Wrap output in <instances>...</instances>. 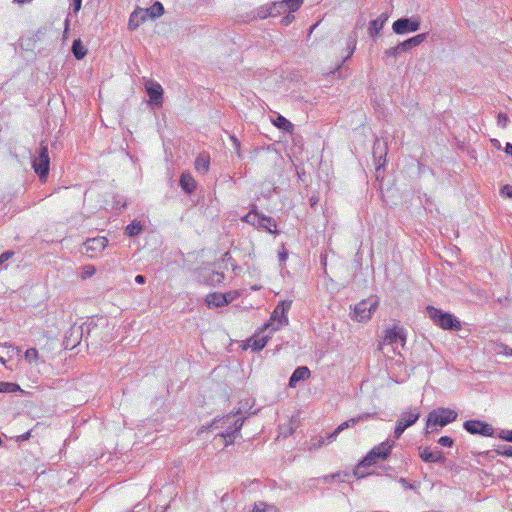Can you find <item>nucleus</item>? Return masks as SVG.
<instances>
[{
    "label": "nucleus",
    "instance_id": "nucleus-3",
    "mask_svg": "<svg viewBox=\"0 0 512 512\" xmlns=\"http://www.w3.org/2000/svg\"><path fill=\"white\" fill-rule=\"evenodd\" d=\"M426 311L429 318L442 329L459 330L461 328L460 321L451 313L444 312L433 306H427Z\"/></svg>",
    "mask_w": 512,
    "mask_h": 512
},
{
    "label": "nucleus",
    "instance_id": "nucleus-4",
    "mask_svg": "<svg viewBox=\"0 0 512 512\" xmlns=\"http://www.w3.org/2000/svg\"><path fill=\"white\" fill-rule=\"evenodd\" d=\"M378 305L379 300L375 296L363 299L354 306L353 310L350 312V317L359 323L367 322L371 319Z\"/></svg>",
    "mask_w": 512,
    "mask_h": 512
},
{
    "label": "nucleus",
    "instance_id": "nucleus-57",
    "mask_svg": "<svg viewBox=\"0 0 512 512\" xmlns=\"http://www.w3.org/2000/svg\"><path fill=\"white\" fill-rule=\"evenodd\" d=\"M216 276H217V281L220 282L221 279L224 278V274L223 273H216Z\"/></svg>",
    "mask_w": 512,
    "mask_h": 512
},
{
    "label": "nucleus",
    "instance_id": "nucleus-9",
    "mask_svg": "<svg viewBox=\"0 0 512 512\" xmlns=\"http://www.w3.org/2000/svg\"><path fill=\"white\" fill-rule=\"evenodd\" d=\"M421 20L418 16L402 17L394 21L392 30L397 35H404L416 32L420 29Z\"/></svg>",
    "mask_w": 512,
    "mask_h": 512
},
{
    "label": "nucleus",
    "instance_id": "nucleus-31",
    "mask_svg": "<svg viewBox=\"0 0 512 512\" xmlns=\"http://www.w3.org/2000/svg\"><path fill=\"white\" fill-rule=\"evenodd\" d=\"M20 390V386L16 383L11 382H2V385L0 386V392L3 393H13Z\"/></svg>",
    "mask_w": 512,
    "mask_h": 512
},
{
    "label": "nucleus",
    "instance_id": "nucleus-55",
    "mask_svg": "<svg viewBox=\"0 0 512 512\" xmlns=\"http://www.w3.org/2000/svg\"><path fill=\"white\" fill-rule=\"evenodd\" d=\"M147 16H149V14H139V18L141 19V21H143V23L146 21Z\"/></svg>",
    "mask_w": 512,
    "mask_h": 512
},
{
    "label": "nucleus",
    "instance_id": "nucleus-38",
    "mask_svg": "<svg viewBox=\"0 0 512 512\" xmlns=\"http://www.w3.org/2000/svg\"><path fill=\"white\" fill-rule=\"evenodd\" d=\"M25 359L29 362L36 361L38 359V351L35 348H29L25 352Z\"/></svg>",
    "mask_w": 512,
    "mask_h": 512
},
{
    "label": "nucleus",
    "instance_id": "nucleus-14",
    "mask_svg": "<svg viewBox=\"0 0 512 512\" xmlns=\"http://www.w3.org/2000/svg\"><path fill=\"white\" fill-rule=\"evenodd\" d=\"M420 410L417 407L409 408L407 411L401 413L400 418L397 420L403 428H409L414 425L420 418Z\"/></svg>",
    "mask_w": 512,
    "mask_h": 512
},
{
    "label": "nucleus",
    "instance_id": "nucleus-56",
    "mask_svg": "<svg viewBox=\"0 0 512 512\" xmlns=\"http://www.w3.org/2000/svg\"><path fill=\"white\" fill-rule=\"evenodd\" d=\"M234 298H235V295H234V293H232V292H231V295H230V296H227L228 304H229L230 302H232V301L234 300Z\"/></svg>",
    "mask_w": 512,
    "mask_h": 512
},
{
    "label": "nucleus",
    "instance_id": "nucleus-45",
    "mask_svg": "<svg viewBox=\"0 0 512 512\" xmlns=\"http://www.w3.org/2000/svg\"><path fill=\"white\" fill-rule=\"evenodd\" d=\"M501 194L508 198H512V185L506 184L501 188Z\"/></svg>",
    "mask_w": 512,
    "mask_h": 512
},
{
    "label": "nucleus",
    "instance_id": "nucleus-18",
    "mask_svg": "<svg viewBox=\"0 0 512 512\" xmlns=\"http://www.w3.org/2000/svg\"><path fill=\"white\" fill-rule=\"evenodd\" d=\"M146 91L150 98V101L155 105H161L163 89L160 84L151 82L146 85Z\"/></svg>",
    "mask_w": 512,
    "mask_h": 512
},
{
    "label": "nucleus",
    "instance_id": "nucleus-58",
    "mask_svg": "<svg viewBox=\"0 0 512 512\" xmlns=\"http://www.w3.org/2000/svg\"><path fill=\"white\" fill-rule=\"evenodd\" d=\"M32 0H15V2L19 3V4H23V3H30Z\"/></svg>",
    "mask_w": 512,
    "mask_h": 512
},
{
    "label": "nucleus",
    "instance_id": "nucleus-62",
    "mask_svg": "<svg viewBox=\"0 0 512 512\" xmlns=\"http://www.w3.org/2000/svg\"><path fill=\"white\" fill-rule=\"evenodd\" d=\"M2 385V382L0 381V386Z\"/></svg>",
    "mask_w": 512,
    "mask_h": 512
},
{
    "label": "nucleus",
    "instance_id": "nucleus-36",
    "mask_svg": "<svg viewBox=\"0 0 512 512\" xmlns=\"http://www.w3.org/2000/svg\"><path fill=\"white\" fill-rule=\"evenodd\" d=\"M497 354H503L506 356H512V348L506 344H498L495 348Z\"/></svg>",
    "mask_w": 512,
    "mask_h": 512
},
{
    "label": "nucleus",
    "instance_id": "nucleus-34",
    "mask_svg": "<svg viewBox=\"0 0 512 512\" xmlns=\"http://www.w3.org/2000/svg\"><path fill=\"white\" fill-rule=\"evenodd\" d=\"M96 272V268L93 265H85L82 268L81 278L83 280L92 277Z\"/></svg>",
    "mask_w": 512,
    "mask_h": 512
},
{
    "label": "nucleus",
    "instance_id": "nucleus-35",
    "mask_svg": "<svg viewBox=\"0 0 512 512\" xmlns=\"http://www.w3.org/2000/svg\"><path fill=\"white\" fill-rule=\"evenodd\" d=\"M325 285L331 294L337 293L341 288V284L334 282L331 278L328 281L325 280Z\"/></svg>",
    "mask_w": 512,
    "mask_h": 512
},
{
    "label": "nucleus",
    "instance_id": "nucleus-6",
    "mask_svg": "<svg viewBox=\"0 0 512 512\" xmlns=\"http://www.w3.org/2000/svg\"><path fill=\"white\" fill-rule=\"evenodd\" d=\"M35 173L39 176L42 182H45L49 174L50 158L47 145L41 142L37 151V156L34 157L32 162Z\"/></svg>",
    "mask_w": 512,
    "mask_h": 512
},
{
    "label": "nucleus",
    "instance_id": "nucleus-21",
    "mask_svg": "<svg viewBox=\"0 0 512 512\" xmlns=\"http://www.w3.org/2000/svg\"><path fill=\"white\" fill-rule=\"evenodd\" d=\"M179 184L183 191L187 194H191L196 189V181L188 172H184L181 174Z\"/></svg>",
    "mask_w": 512,
    "mask_h": 512
},
{
    "label": "nucleus",
    "instance_id": "nucleus-16",
    "mask_svg": "<svg viewBox=\"0 0 512 512\" xmlns=\"http://www.w3.org/2000/svg\"><path fill=\"white\" fill-rule=\"evenodd\" d=\"M389 15L387 13H381L376 19L370 21L368 27V34L370 37L375 38L380 35L385 23L387 22Z\"/></svg>",
    "mask_w": 512,
    "mask_h": 512
},
{
    "label": "nucleus",
    "instance_id": "nucleus-53",
    "mask_svg": "<svg viewBox=\"0 0 512 512\" xmlns=\"http://www.w3.org/2000/svg\"><path fill=\"white\" fill-rule=\"evenodd\" d=\"M491 144L493 145V147H495L496 149H501V143L498 139H491Z\"/></svg>",
    "mask_w": 512,
    "mask_h": 512
},
{
    "label": "nucleus",
    "instance_id": "nucleus-46",
    "mask_svg": "<svg viewBox=\"0 0 512 512\" xmlns=\"http://www.w3.org/2000/svg\"><path fill=\"white\" fill-rule=\"evenodd\" d=\"M71 9L73 11L74 14H77L80 9H81V5H82V0H71Z\"/></svg>",
    "mask_w": 512,
    "mask_h": 512
},
{
    "label": "nucleus",
    "instance_id": "nucleus-37",
    "mask_svg": "<svg viewBox=\"0 0 512 512\" xmlns=\"http://www.w3.org/2000/svg\"><path fill=\"white\" fill-rule=\"evenodd\" d=\"M271 14H273V12H271L269 5L262 6L257 11V16L260 19H265L267 17H271Z\"/></svg>",
    "mask_w": 512,
    "mask_h": 512
},
{
    "label": "nucleus",
    "instance_id": "nucleus-8",
    "mask_svg": "<svg viewBox=\"0 0 512 512\" xmlns=\"http://www.w3.org/2000/svg\"><path fill=\"white\" fill-rule=\"evenodd\" d=\"M290 307L291 302L283 301L279 303L272 313L270 322L265 325V330L270 329V331H276L283 325H286L288 323L286 313Z\"/></svg>",
    "mask_w": 512,
    "mask_h": 512
},
{
    "label": "nucleus",
    "instance_id": "nucleus-23",
    "mask_svg": "<svg viewBox=\"0 0 512 512\" xmlns=\"http://www.w3.org/2000/svg\"><path fill=\"white\" fill-rule=\"evenodd\" d=\"M261 216L262 214L257 210V206L252 204L251 210L242 218V221L257 228Z\"/></svg>",
    "mask_w": 512,
    "mask_h": 512
},
{
    "label": "nucleus",
    "instance_id": "nucleus-24",
    "mask_svg": "<svg viewBox=\"0 0 512 512\" xmlns=\"http://www.w3.org/2000/svg\"><path fill=\"white\" fill-rule=\"evenodd\" d=\"M141 14H149L152 19L158 18L163 15L164 7L162 3L156 1L150 8L140 9Z\"/></svg>",
    "mask_w": 512,
    "mask_h": 512
},
{
    "label": "nucleus",
    "instance_id": "nucleus-25",
    "mask_svg": "<svg viewBox=\"0 0 512 512\" xmlns=\"http://www.w3.org/2000/svg\"><path fill=\"white\" fill-rule=\"evenodd\" d=\"M72 53L77 60L83 59L87 55V49L80 39H75L72 43Z\"/></svg>",
    "mask_w": 512,
    "mask_h": 512
},
{
    "label": "nucleus",
    "instance_id": "nucleus-27",
    "mask_svg": "<svg viewBox=\"0 0 512 512\" xmlns=\"http://www.w3.org/2000/svg\"><path fill=\"white\" fill-rule=\"evenodd\" d=\"M355 47H356V40L352 39V38L349 39V41L347 43V49H348L347 55L342 58V61L339 62L333 70L329 71V74H334L335 71H338L342 68V65L344 64V62L353 55Z\"/></svg>",
    "mask_w": 512,
    "mask_h": 512
},
{
    "label": "nucleus",
    "instance_id": "nucleus-60",
    "mask_svg": "<svg viewBox=\"0 0 512 512\" xmlns=\"http://www.w3.org/2000/svg\"><path fill=\"white\" fill-rule=\"evenodd\" d=\"M317 204V199L315 197L311 198V206L314 207Z\"/></svg>",
    "mask_w": 512,
    "mask_h": 512
},
{
    "label": "nucleus",
    "instance_id": "nucleus-2",
    "mask_svg": "<svg viewBox=\"0 0 512 512\" xmlns=\"http://www.w3.org/2000/svg\"><path fill=\"white\" fill-rule=\"evenodd\" d=\"M235 417L236 415L228 414L221 419H216L212 424V427L216 429H223L216 437H221L225 442V446L234 442V439L238 436L243 426V420L236 419Z\"/></svg>",
    "mask_w": 512,
    "mask_h": 512
},
{
    "label": "nucleus",
    "instance_id": "nucleus-48",
    "mask_svg": "<svg viewBox=\"0 0 512 512\" xmlns=\"http://www.w3.org/2000/svg\"><path fill=\"white\" fill-rule=\"evenodd\" d=\"M13 254L14 253L12 251H5L4 253H2L0 255V265L9 260L13 256Z\"/></svg>",
    "mask_w": 512,
    "mask_h": 512
},
{
    "label": "nucleus",
    "instance_id": "nucleus-43",
    "mask_svg": "<svg viewBox=\"0 0 512 512\" xmlns=\"http://www.w3.org/2000/svg\"><path fill=\"white\" fill-rule=\"evenodd\" d=\"M498 455H503L506 457H512V446H504L502 449L496 450Z\"/></svg>",
    "mask_w": 512,
    "mask_h": 512
},
{
    "label": "nucleus",
    "instance_id": "nucleus-44",
    "mask_svg": "<svg viewBox=\"0 0 512 512\" xmlns=\"http://www.w3.org/2000/svg\"><path fill=\"white\" fill-rule=\"evenodd\" d=\"M405 430H406V428H403V426L399 422H396V426L394 429L395 439H399Z\"/></svg>",
    "mask_w": 512,
    "mask_h": 512
},
{
    "label": "nucleus",
    "instance_id": "nucleus-20",
    "mask_svg": "<svg viewBox=\"0 0 512 512\" xmlns=\"http://www.w3.org/2000/svg\"><path fill=\"white\" fill-rule=\"evenodd\" d=\"M265 330V327L263 328V331L260 332V333H257L255 334L254 336H252L249 340H248V345L254 350V351H260L262 350L270 336L269 335H266V334H263Z\"/></svg>",
    "mask_w": 512,
    "mask_h": 512
},
{
    "label": "nucleus",
    "instance_id": "nucleus-59",
    "mask_svg": "<svg viewBox=\"0 0 512 512\" xmlns=\"http://www.w3.org/2000/svg\"><path fill=\"white\" fill-rule=\"evenodd\" d=\"M68 29H69V21H68V19H66V21H65V31H64L65 34L67 33Z\"/></svg>",
    "mask_w": 512,
    "mask_h": 512
},
{
    "label": "nucleus",
    "instance_id": "nucleus-51",
    "mask_svg": "<svg viewBox=\"0 0 512 512\" xmlns=\"http://www.w3.org/2000/svg\"><path fill=\"white\" fill-rule=\"evenodd\" d=\"M504 151L507 155L512 157V143H507L504 148Z\"/></svg>",
    "mask_w": 512,
    "mask_h": 512
},
{
    "label": "nucleus",
    "instance_id": "nucleus-30",
    "mask_svg": "<svg viewBox=\"0 0 512 512\" xmlns=\"http://www.w3.org/2000/svg\"><path fill=\"white\" fill-rule=\"evenodd\" d=\"M139 14H141L140 13V9L134 11L131 14L130 19H129V23H128V27H129L130 30H135L136 28H138L143 23V21H141V19L139 18Z\"/></svg>",
    "mask_w": 512,
    "mask_h": 512
},
{
    "label": "nucleus",
    "instance_id": "nucleus-39",
    "mask_svg": "<svg viewBox=\"0 0 512 512\" xmlns=\"http://www.w3.org/2000/svg\"><path fill=\"white\" fill-rule=\"evenodd\" d=\"M510 122L509 117L505 113H499L497 116V124L501 128H506L508 123Z\"/></svg>",
    "mask_w": 512,
    "mask_h": 512
},
{
    "label": "nucleus",
    "instance_id": "nucleus-32",
    "mask_svg": "<svg viewBox=\"0 0 512 512\" xmlns=\"http://www.w3.org/2000/svg\"><path fill=\"white\" fill-rule=\"evenodd\" d=\"M375 414H372V413H364L362 415H359L358 417H355V418H351L347 421H345L346 423H348L349 427L350 426H354L356 423L360 422V421H364V420H368V419H371V418H374Z\"/></svg>",
    "mask_w": 512,
    "mask_h": 512
},
{
    "label": "nucleus",
    "instance_id": "nucleus-52",
    "mask_svg": "<svg viewBox=\"0 0 512 512\" xmlns=\"http://www.w3.org/2000/svg\"><path fill=\"white\" fill-rule=\"evenodd\" d=\"M135 282L138 284H144L146 282V278L143 275H137L135 277Z\"/></svg>",
    "mask_w": 512,
    "mask_h": 512
},
{
    "label": "nucleus",
    "instance_id": "nucleus-15",
    "mask_svg": "<svg viewBox=\"0 0 512 512\" xmlns=\"http://www.w3.org/2000/svg\"><path fill=\"white\" fill-rule=\"evenodd\" d=\"M311 375V372L307 366H299L297 367L289 379V387L296 388L298 384L302 381L307 380Z\"/></svg>",
    "mask_w": 512,
    "mask_h": 512
},
{
    "label": "nucleus",
    "instance_id": "nucleus-5",
    "mask_svg": "<svg viewBox=\"0 0 512 512\" xmlns=\"http://www.w3.org/2000/svg\"><path fill=\"white\" fill-rule=\"evenodd\" d=\"M457 416V412L450 408L442 407L434 409L428 414L425 428L426 433H428L429 429L432 428L433 426L444 427L448 425L449 423L455 421L457 419Z\"/></svg>",
    "mask_w": 512,
    "mask_h": 512
},
{
    "label": "nucleus",
    "instance_id": "nucleus-13",
    "mask_svg": "<svg viewBox=\"0 0 512 512\" xmlns=\"http://www.w3.org/2000/svg\"><path fill=\"white\" fill-rule=\"evenodd\" d=\"M419 450L421 459L426 463H444L446 460L443 452L438 449L432 451L429 447H420Z\"/></svg>",
    "mask_w": 512,
    "mask_h": 512
},
{
    "label": "nucleus",
    "instance_id": "nucleus-22",
    "mask_svg": "<svg viewBox=\"0 0 512 512\" xmlns=\"http://www.w3.org/2000/svg\"><path fill=\"white\" fill-rule=\"evenodd\" d=\"M276 227L277 223L272 217L262 214L259 224L257 225L258 229H264L269 233L276 234L278 232Z\"/></svg>",
    "mask_w": 512,
    "mask_h": 512
},
{
    "label": "nucleus",
    "instance_id": "nucleus-40",
    "mask_svg": "<svg viewBox=\"0 0 512 512\" xmlns=\"http://www.w3.org/2000/svg\"><path fill=\"white\" fill-rule=\"evenodd\" d=\"M349 425L348 423L346 422H343L342 424H340L335 430L333 433L329 434L327 439L329 441H332L342 430H344L345 428H348Z\"/></svg>",
    "mask_w": 512,
    "mask_h": 512
},
{
    "label": "nucleus",
    "instance_id": "nucleus-47",
    "mask_svg": "<svg viewBox=\"0 0 512 512\" xmlns=\"http://www.w3.org/2000/svg\"><path fill=\"white\" fill-rule=\"evenodd\" d=\"M501 439L512 442V430H502L499 434Z\"/></svg>",
    "mask_w": 512,
    "mask_h": 512
},
{
    "label": "nucleus",
    "instance_id": "nucleus-54",
    "mask_svg": "<svg viewBox=\"0 0 512 512\" xmlns=\"http://www.w3.org/2000/svg\"><path fill=\"white\" fill-rule=\"evenodd\" d=\"M400 482L403 483L405 485V487L409 488V489H412V485L409 484L404 478H401L400 479Z\"/></svg>",
    "mask_w": 512,
    "mask_h": 512
},
{
    "label": "nucleus",
    "instance_id": "nucleus-12",
    "mask_svg": "<svg viewBox=\"0 0 512 512\" xmlns=\"http://www.w3.org/2000/svg\"><path fill=\"white\" fill-rule=\"evenodd\" d=\"M107 239L105 237H96L88 239L83 243V252L90 258L96 257L107 246Z\"/></svg>",
    "mask_w": 512,
    "mask_h": 512
},
{
    "label": "nucleus",
    "instance_id": "nucleus-42",
    "mask_svg": "<svg viewBox=\"0 0 512 512\" xmlns=\"http://www.w3.org/2000/svg\"><path fill=\"white\" fill-rule=\"evenodd\" d=\"M286 13L287 14L284 15L282 17V19L280 20V23L284 26L290 25L295 19L294 15L292 14L293 12H286Z\"/></svg>",
    "mask_w": 512,
    "mask_h": 512
},
{
    "label": "nucleus",
    "instance_id": "nucleus-17",
    "mask_svg": "<svg viewBox=\"0 0 512 512\" xmlns=\"http://www.w3.org/2000/svg\"><path fill=\"white\" fill-rule=\"evenodd\" d=\"M406 336L403 329L394 327L385 331L383 343L386 345H392L398 341L405 342Z\"/></svg>",
    "mask_w": 512,
    "mask_h": 512
},
{
    "label": "nucleus",
    "instance_id": "nucleus-10",
    "mask_svg": "<svg viewBox=\"0 0 512 512\" xmlns=\"http://www.w3.org/2000/svg\"><path fill=\"white\" fill-rule=\"evenodd\" d=\"M303 0H281L272 2L269 4L271 12V17H277L281 14H285L286 12H295L302 5Z\"/></svg>",
    "mask_w": 512,
    "mask_h": 512
},
{
    "label": "nucleus",
    "instance_id": "nucleus-26",
    "mask_svg": "<svg viewBox=\"0 0 512 512\" xmlns=\"http://www.w3.org/2000/svg\"><path fill=\"white\" fill-rule=\"evenodd\" d=\"M210 157L207 154H200L195 160V169L199 172L206 173L209 169Z\"/></svg>",
    "mask_w": 512,
    "mask_h": 512
},
{
    "label": "nucleus",
    "instance_id": "nucleus-50",
    "mask_svg": "<svg viewBox=\"0 0 512 512\" xmlns=\"http://www.w3.org/2000/svg\"><path fill=\"white\" fill-rule=\"evenodd\" d=\"M232 141H233V143H234V145H235L236 153H237L238 157H239V158H241V157H242V154H241V152H240V142H239V141H238V139H237V138H235V137H232Z\"/></svg>",
    "mask_w": 512,
    "mask_h": 512
},
{
    "label": "nucleus",
    "instance_id": "nucleus-11",
    "mask_svg": "<svg viewBox=\"0 0 512 512\" xmlns=\"http://www.w3.org/2000/svg\"><path fill=\"white\" fill-rule=\"evenodd\" d=\"M464 429L470 434L491 437L494 434L493 427L481 420H467L463 424Z\"/></svg>",
    "mask_w": 512,
    "mask_h": 512
},
{
    "label": "nucleus",
    "instance_id": "nucleus-33",
    "mask_svg": "<svg viewBox=\"0 0 512 512\" xmlns=\"http://www.w3.org/2000/svg\"><path fill=\"white\" fill-rule=\"evenodd\" d=\"M276 508L272 505H267L265 502H257L254 504L253 509L250 512H266L267 510H275Z\"/></svg>",
    "mask_w": 512,
    "mask_h": 512
},
{
    "label": "nucleus",
    "instance_id": "nucleus-29",
    "mask_svg": "<svg viewBox=\"0 0 512 512\" xmlns=\"http://www.w3.org/2000/svg\"><path fill=\"white\" fill-rule=\"evenodd\" d=\"M142 229H143V225L140 222L133 221L132 223L127 225V227L125 229V233L128 236L133 237V236L138 235L142 231Z\"/></svg>",
    "mask_w": 512,
    "mask_h": 512
},
{
    "label": "nucleus",
    "instance_id": "nucleus-1",
    "mask_svg": "<svg viewBox=\"0 0 512 512\" xmlns=\"http://www.w3.org/2000/svg\"><path fill=\"white\" fill-rule=\"evenodd\" d=\"M394 446V442L388 440L380 443L373 447L367 455L359 462L354 470V475L357 478H363L368 473L365 472V468L374 465L378 460H386Z\"/></svg>",
    "mask_w": 512,
    "mask_h": 512
},
{
    "label": "nucleus",
    "instance_id": "nucleus-19",
    "mask_svg": "<svg viewBox=\"0 0 512 512\" xmlns=\"http://www.w3.org/2000/svg\"><path fill=\"white\" fill-rule=\"evenodd\" d=\"M231 292L228 293H210L206 296V303L209 307H222L228 304L227 296H230Z\"/></svg>",
    "mask_w": 512,
    "mask_h": 512
},
{
    "label": "nucleus",
    "instance_id": "nucleus-41",
    "mask_svg": "<svg viewBox=\"0 0 512 512\" xmlns=\"http://www.w3.org/2000/svg\"><path fill=\"white\" fill-rule=\"evenodd\" d=\"M438 444L443 447H452L454 440L449 436H442L438 439Z\"/></svg>",
    "mask_w": 512,
    "mask_h": 512
},
{
    "label": "nucleus",
    "instance_id": "nucleus-49",
    "mask_svg": "<svg viewBox=\"0 0 512 512\" xmlns=\"http://www.w3.org/2000/svg\"><path fill=\"white\" fill-rule=\"evenodd\" d=\"M288 257V252L285 250L284 246H282V250L278 253V258L281 264L285 263Z\"/></svg>",
    "mask_w": 512,
    "mask_h": 512
},
{
    "label": "nucleus",
    "instance_id": "nucleus-28",
    "mask_svg": "<svg viewBox=\"0 0 512 512\" xmlns=\"http://www.w3.org/2000/svg\"><path fill=\"white\" fill-rule=\"evenodd\" d=\"M273 123L275 126L284 131L290 132L293 130V124L281 115H278L276 119L273 121Z\"/></svg>",
    "mask_w": 512,
    "mask_h": 512
},
{
    "label": "nucleus",
    "instance_id": "nucleus-7",
    "mask_svg": "<svg viewBox=\"0 0 512 512\" xmlns=\"http://www.w3.org/2000/svg\"><path fill=\"white\" fill-rule=\"evenodd\" d=\"M428 33H421L413 36L403 42H400L394 47L388 48L384 51L386 57H398L402 53L408 52L414 47L419 46L427 39Z\"/></svg>",
    "mask_w": 512,
    "mask_h": 512
},
{
    "label": "nucleus",
    "instance_id": "nucleus-61",
    "mask_svg": "<svg viewBox=\"0 0 512 512\" xmlns=\"http://www.w3.org/2000/svg\"><path fill=\"white\" fill-rule=\"evenodd\" d=\"M319 22H316L313 26H311L310 32H312L318 25Z\"/></svg>",
    "mask_w": 512,
    "mask_h": 512
}]
</instances>
